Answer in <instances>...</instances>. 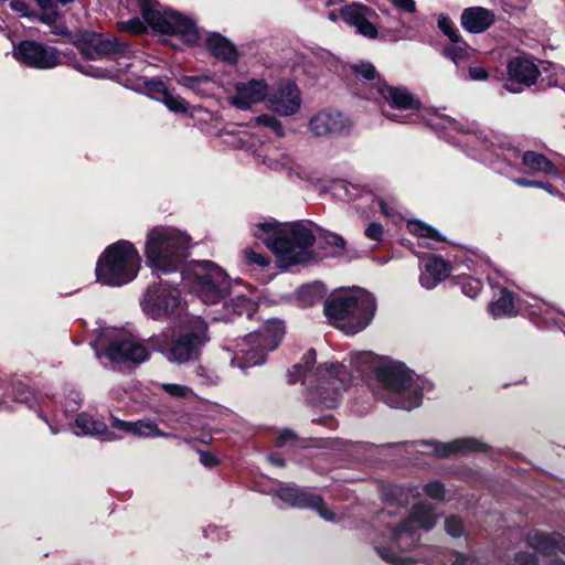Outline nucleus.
Masks as SVG:
<instances>
[{"label":"nucleus","mask_w":565,"mask_h":565,"mask_svg":"<svg viewBox=\"0 0 565 565\" xmlns=\"http://www.w3.org/2000/svg\"><path fill=\"white\" fill-rule=\"evenodd\" d=\"M200 461L203 466L209 467V468H212L218 463V460L216 459L215 456H213L210 452H204V451H202L200 454Z\"/></svg>","instance_id":"nucleus-54"},{"label":"nucleus","mask_w":565,"mask_h":565,"mask_svg":"<svg viewBox=\"0 0 565 565\" xmlns=\"http://www.w3.org/2000/svg\"><path fill=\"white\" fill-rule=\"evenodd\" d=\"M139 8L143 20L153 31L178 34L186 43L196 41L198 32L191 20L171 10L161 11L154 0H139Z\"/></svg>","instance_id":"nucleus-10"},{"label":"nucleus","mask_w":565,"mask_h":565,"mask_svg":"<svg viewBox=\"0 0 565 565\" xmlns=\"http://www.w3.org/2000/svg\"><path fill=\"white\" fill-rule=\"evenodd\" d=\"M439 28L443 30V32L449 38V40L452 43L459 42V35L457 34V30L452 22L447 18H441L438 21Z\"/></svg>","instance_id":"nucleus-41"},{"label":"nucleus","mask_w":565,"mask_h":565,"mask_svg":"<svg viewBox=\"0 0 565 565\" xmlns=\"http://www.w3.org/2000/svg\"><path fill=\"white\" fill-rule=\"evenodd\" d=\"M316 422L320 423V424H323V425H328L330 427H333V420L331 418L318 419Z\"/></svg>","instance_id":"nucleus-62"},{"label":"nucleus","mask_w":565,"mask_h":565,"mask_svg":"<svg viewBox=\"0 0 565 565\" xmlns=\"http://www.w3.org/2000/svg\"><path fill=\"white\" fill-rule=\"evenodd\" d=\"M82 55L88 60H99L126 52V45L116 38L104 39L100 34L88 33L77 42Z\"/></svg>","instance_id":"nucleus-17"},{"label":"nucleus","mask_w":565,"mask_h":565,"mask_svg":"<svg viewBox=\"0 0 565 565\" xmlns=\"http://www.w3.org/2000/svg\"><path fill=\"white\" fill-rule=\"evenodd\" d=\"M508 81L513 84L522 86H531L535 84L540 70L535 61L526 54H519L509 60L507 65ZM505 87L510 90H514L509 83Z\"/></svg>","instance_id":"nucleus-18"},{"label":"nucleus","mask_w":565,"mask_h":565,"mask_svg":"<svg viewBox=\"0 0 565 565\" xmlns=\"http://www.w3.org/2000/svg\"><path fill=\"white\" fill-rule=\"evenodd\" d=\"M149 89L162 96V98L169 93L166 84L161 81H152L148 84Z\"/></svg>","instance_id":"nucleus-53"},{"label":"nucleus","mask_w":565,"mask_h":565,"mask_svg":"<svg viewBox=\"0 0 565 565\" xmlns=\"http://www.w3.org/2000/svg\"><path fill=\"white\" fill-rule=\"evenodd\" d=\"M450 271V264L444 258L436 255L428 256L423 260V271L419 277L420 285L426 289H431L445 280Z\"/></svg>","instance_id":"nucleus-23"},{"label":"nucleus","mask_w":565,"mask_h":565,"mask_svg":"<svg viewBox=\"0 0 565 565\" xmlns=\"http://www.w3.org/2000/svg\"><path fill=\"white\" fill-rule=\"evenodd\" d=\"M324 242H326V244L337 247V248H340V249H342L345 245L343 237H341L337 234H333V233L326 234Z\"/></svg>","instance_id":"nucleus-51"},{"label":"nucleus","mask_w":565,"mask_h":565,"mask_svg":"<svg viewBox=\"0 0 565 565\" xmlns=\"http://www.w3.org/2000/svg\"><path fill=\"white\" fill-rule=\"evenodd\" d=\"M425 493L435 500H444L445 498V488L444 484L439 481H433L425 486Z\"/></svg>","instance_id":"nucleus-40"},{"label":"nucleus","mask_w":565,"mask_h":565,"mask_svg":"<svg viewBox=\"0 0 565 565\" xmlns=\"http://www.w3.org/2000/svg\"><path fill=\"white\" fill-rule=\"evenodd\" d=\"M42 9H49L53 6V0H35Z\"/></svg>","instance_id":"nucleus-61"},{"label":"nucleus","mask_w":565,"mask_h":565,"mask_svg":"<svg viewBox=\"0 0 565 565\" xmlns=\"http://www.w3.org/2000/svg\"><path fill=\"white\" fill-rule=\"evenodd\" d=\"M119 25L121 30L128 31L134 34H141L146 31L143 22L138 18L130 19L127 22H121L119 23Z\"/></svg>","instance_id":"nucleus-43"},{"label":"nucleus","mask_w":565,"mask_h":565,"mask_svg":"<svg viewBox=\"0 0 565 565\" xmlns=\"http://www.w3.org/2000/svg\"><path fill=\"white\" fill-rule=\"evenodd\" d=\"M523 164L532 172H542L550 175L557 174V168L544 154L535 151H525L522 156Z\"/></svg>","instance_id":"nucleus-29"},{"label":"nucleus","mask_w":565,"mask_h":565,"mask_svg":"<svg viewBox=\"0 0 565 565\" xmlns=\"http://www.w3.org/2000/svg\"><path fill=\"white\" fill-rule=\"evenodd\" d=\"M206 47L215 57L227 63L234 64L238 60V53L235 45L218 33L207 36Z\"/></svg>","instance_id":"nucleus-28"},{"label":"nucleus","mask_w":565,"mask_h":565,"mask_svg":"<svg viewBox=\"0 0 565 565\" xmlns=\"http://www.w3.org/2000/svg\"><path fill=\"white\" fill-rule=\"evenodd\" d=\"M446 55L455 63L460 62L468 55V47L466 45H452L445 50Z\"/></svg>","instance_id":"nucleus-44"},{"label":"nucleus","mask_w":565,"mask_h":565,"mask_svg":"<svg viewBox=\"0 0 565 565\" xmlns=\"http://www.w3.org/2000/svg\"><path fill=\"white\" fill-rule=\"evenodd\" d=\"M105 354L116 364H139L149 358L148 350L135 337L122 333L111 339Z\"/></svg>","instance_id":"nucleus-14"},{"label":"nucleus","mask_w":565,"mask_h":565,"mask_svg":"<svg viewBox=\"0 0 565 565\" xmlns=\"http://www.w3.org/2000/svg\"><path fill=\"white\" fill-rule=\"evenodd\" d=\"M353 70L355 72V74L359 76V77H362V78H365L367 81H372V84H371V94L372 96H375V93H376V83L379 79H382L375 67L371 64V63H367V62H361L356 65L353 66Z\"/></svg>","instance_id":"nucleus-35"},{"label":"nucleus","mask_w":565,"mask_h":565,"mask_svg":"<svg viewBox=\"0 0 565 565\" xmlns=\"http://www.w3.org/2000/svg\"><path fill=\"white\" fill-rule=\"evenodd\" d=\"M372 360V355L371 353H367V352H362V353H359L355 355V362L359 363L360 361L361 362H370Z\"/></svg>","instance_id":"nucleus-60"},{"label":"nucleus","mask_w":565,"mask_h":565,"mask_svg":"<svg viewBox=\"0 0 565 565\" xmlns=\"http://www.w3.org/2000/svg\"><path fill=\"white\" fill-rule=\"evenodd\" d=\"M511 565H537V559L530 553H518L512 559Z\"/></svg>","instance_id":"nucleus-49"},{"label":"nucleus","mask_w":565,"mask_h":565,"mask_svg":"<svg viewBox=\"0 0 565 565\" xmlns=\"http://www.w3.org/2000/svg\"><path fill=\"white\" fill-rule=\"evenodd\" d=\"M277 497L281 501L288 503L291 507L311 508L316 510L319 513V515L327 521L334 520V514L327 509L322 499L305 490H301L296 487H286L277 492Z\"/></svg>","instance_id":"nucleus-19"},{"label":"nucleus","mask_w":565,"mask_h":565,"mask_svg":"<svg viewBox=\"0 0 565 565\" xmlns=\"http://www.w3.org/2000/svg\"><path fill=\"white\" fill-rule=\"evenodd\" d=\"M481 290V281L478 279L469 278L462 284V291L470 298H475Z\"/></svg>","instance_id":"nucleus-46"},{"label":"nucleus","mask_w":565,"mask_h":565,"mask_svg":"<svg viewBox=\"0 0 565 565\" xmlns=\"http://www.w3.org/2000/svg\"><path fill=\"white\" fill-rule=\"evenodd\" d=\"M14 57L22 64L34 68H53L61 64L58 51L34 41H22L14 47Z\"/></svg>","instance_id":"nucleus-12"},{"label":"nucleus","mask_w":565,"mask_h":565,"mask_svg":"<svg viewBox=\"0 0 565 565\" xmlns=\"http://www.w3.org/2000/svg\"><path fill=\"white\" fill-rule=\"evenodd\" d=\"M376 310L374 297L363 289L339 291L324 303L328 319L347 334L365 329Z\"/></svg>","instance_id":"nucleus-4"},{"label":"nucleus","mask_w":565,"mask_h":565,"mask_svg":"<svg viewBox=\"0 0 565 565\" xmlns=\"http://www.w3.org/2000/svg\"><path fill=\"white\" fill-rule=\"evenodd\" d=\"M180 294L166 284L150 287L142 301L143 310L153 318L171 313L179 306Z\"/></svg>","instance_id":"nucleus-15"},{"label":"nucleus","mask_w":565,"mask_h":565,"mask_svg":"<svg viewBox=\"0 0 565 565\" xmlns=\"http://www.w3.org/2000/svg\"><path fill=\"white\" fill-rule=\"evenodd\" d=\"M162 387L169 395L175 397H186L191 393L189 387L179 384H163Z\"/></svg>","instance_id":"nucleus-45"},{"label":"nucleus","mask_w":565,"mask_h":565,"mask_svg":"<svg viewBox=\"0 0 565 565\" xmlns=\"http://www.w3.org/2000/svg\"><path fill=\"white\" fill-rule=\"evenodd\" d=\"M243 258L246 265L256 266L258 268H265L270 264V259L267 256L253 248H245L243 250Z\"/></svg>","instance_id":"nucleus-36"},{"label":"nucleus","mask_w":565,"mask_h":565,"mask_svg":"<svg viewBox=\"0 0 565 565\" xmlns=\"http://www.w3.org/2000/svg\"><path fill=\"white\" fill-rule=\"evenodd\" d=\"M377 379L385 391L383 399L391 407L411 411L420 405L418 379L403 364L392 363L379 367Z\"/></svg>","instance_id":"nucleus-8"},{"label":"nucleus","mask_w":565,"mask_h":565,"mask_svg":"<svg viewBox=\"0 0 565 565\" xmlns=\"http://www.w3.org/2000/svg\"><path fill=\"white\" fill-rule=\"evenodd\" d=\"M210 341L207 323L200 317L188 319L175 332L152 337L153 348L172 363H186L199 359L202 348Z\"/></svg>","instance_id":"nucleus-5"},{"label":"nucleus","mask_w":565,"mask_h":565,"mask_svg":"<svg viewBox=\"0 0 565 565\" xmlns=\"http://www.w3.org/2000/svg\"><path fill=\"white\" fill-rule=\"evenodd\" d=\"M140 267V257L134 245L119 241L108 246L96 265L97 280L108 286H120L131 281Z\"/></svg>","instance_id":"nucleus-7"},{"label":"nucleus","mask_w":565,"mask_h":565,"mask_svg":"<svg viewBox=\"0 0 565 565\" xmlns=\"http://www.w3.org/2000/svg\"><path fill=\"white\" fill-rule=\"evenodd\" d=\"M392 3L399 10L407 13H413L416 10L414 0H392Z\"/></svg>","instance_id":"nucleus-50"},{"label":"nucleus","mask_w":565,"mask_h":565,"mask_svg":"<svg viewBox=\"0 0 565 565\" xmlns=\"http://www.w3.org/2000/svg\"><path fill=\"white\" fill-rule=\"evenodd\" d=\"M268 104L273 111L281 116L294 115L299 110L301 104L298 87L291 83L279 87L275 93L268 95Z\"/></svg>","instance_id":"nucleus-22"},{"label":"nucleus","mask_w":565,"mask_h":565,"mask_svg":"<svg viewBox=\"0 0 565 565\" xmlns=\"http://www.w3.org/2000/svg\"><path fill=\"white\" fill-rule=\"evenodd\" d=\"M189 236L172 228L159 226L148 234L146 244L147 262L163 273L179 268L186 257Z\"/></svg>","instance_id":"nucleus-6"},{"label":"nucleus","mask_w":565,"mask_h":565,"mask_svg":"<svg viewBox=\"0 0 565 565\" xmlns=\"http://www.w3.org/2000/svg\"><path fill=\"white\" fill-rule=\"evenodd\" d=\"M10 7L15 12L21 13L22 15H25L28 13V6L22 0H13L10 3Z\"/></svg>","instance_id":"nucleus-55"},{"label":"nucleus","mask_w":565,"mask_h":565,"mask_svg":"<svg viewBox=\"0 0 565 565\" xmlns=\"http://www.w3.org/2000/svg\"><path fill=\"white\" fill-rule=\"evenodd\" d=\"M268 96V85L263 79L239 82L235 85V95L230 102L238 109L245 110L263 102Z\"/></svg>","instance_id":"nucleus-20"},{"label":"nucleus","mask_w":565,"mask_h":565,"mask_svg":"<svg viewBox=\"0 0 565 565\" xmlns=\"http://www.w3.org/2000/svg\"><path fill=\"white\" fill-rule=\"evenodd\" d=\"M308 127L315 137L331 138L348 135L353 121L340 111L321 110L310 118Z\"/></svg>","instance_id":"nucleus-13"},{"label":"nucleus","mask_w":565,"mask_h":565,"mask_svg":"<svg viewBox=\"0 0 565 565\" xmlns=\"http://www.w3.org/2000/svg\"><path fill=\"white\" fill-rule=\"evenodd\" d=\"M264 162L267 163L273 169L285 168L289 163L287 158H284V161L281 162L273 158H265Z\"/></svg>","instance_id":"nucleus-57"},{"label":"nucleus","mask_w":565,"mask_h":565,"mask_svg":"<svg viewBox=\"0 0 565 565\" xmlns=\"http://www.w3.org/2000/svg\"><path fill=\"white\" fill-rule=\"evenodd\" d=\"M329 18L334 21L337 19V15L334 12H330Z\"/></svg>","instance_id":"nucleus-64"},{"label":"nucleus","mask_w":565,"mask_h":565,"mask_svg":"<svg viewBox=\"0 0 565 565\" xmlns=\"http://www.w3.org/2000/svg\"><path fill=\"white\" fill-rule=\"evenodd\" d=\"M431 452L437 457L450 455H465L472 451H484L486 445L473 438H460L450 443H431Z\"/></svg>","instance_id":"nucleus-25"},{"label":"nucleus","mask_w":565,"mask_h":565,"mask_svg":"<svg viewBox=\"0 0 565 565\" xmlns=\"http://www.w3.org/2000/svg\"><path fill=\"white\" fill-rule=\"evenodd\" d=\"M294 434L290 430H284L277 438L276 445L282 447L288 440L294 439Z\"/></svg>","instance_id":"nucleus-56"},{"label":"nucleus","mask_w":565,"mask_h":565,"mask_svg":"<svg viewBox=\"0 0 565 565\" xmlns=\"http://www.w3.org/2000/svg\"><path fill=\"white\" fill-rule=\"evenodd\" d=\"M376 94L398 110L418 111L420 102L407 88L387 85L383 79L376 83Z\"/></svg>","instance_id":"nucleus-21"},{"label":"nucleus","mask_w":565,"mask_h":565,"mask_svg":"<svg viewBox=\"0 0 565 565\" xmlns=\"http://www.w3.org/2000/svg\"><path fill=\"white\" fill-rule=\"evenodd\" d=\"M111 427L137 437L148 438L167 436L158 428L157 424L151 420L126 422L113 418Z\"/></svg>","instance_id":"nucleus-27"},{"label":"nucleus","mask_w":565,"mask_h":565,"mask_svg":"<svg viewBox=\"0 0 565 565\" xmlns=\"http://www.w3.org/2000/svg\"><path fill=\"white\" fill-rule=\"evenodd\" d=\"M494 22V14L482 7H472L463 10L461 14L462 26L471 33H481Z\"/></svg>","instance_id":"nucleus-26"},{"label":"nucleus","mask_w":565,"mask_h":565,"mask_svg":"<svg viewBox=\"0 0 565 565\" xmlns=\"http://www.w3.org/2000/svg\"><path fill=\"white\" fill-rule=\"evenodd\" d=\"M340 17L350 26H354L359 34L367 38L375 39L377 36V28L374 20L377 19V13L360 2L347 4L340 10Z\"/></svg>","instance_id":"nucleus-16"},{"label":"nucleus","mask_w":565,"mask_h":565,"mask_svg":"<svg viewBox=\"0 0 565 565\" xmlns=\"http://www.w3.org/2000/svg\"><path fill=\"white\" fill-rule=\"evenodd\" d=\"M179 83L184 87L198 92L201 85L210 84L211 79L207 76H183L180 78Z\"/></svg>","instance_id":"nucleus-39"},{"label":"nucleus","mask_w":565,"mask_h":565,"mask_svg":"<svg viewBox=\"0 0 565 565\" xmlns=\"http://www.w3.org/2000/svg\"><path fill=\"white\" fill-rule=\"evenodd\" d=\"M435 557L441 565H477L476 559L469 555H465L458 552H434Z\"/></svg>","instance_id":"nucleus-32"},{"label":"nucleus","mask_w":565,"mask_h":565,"mask_svg":"<svg viewBox=\"0 0 565 565\" xmlns=\"http://www.w3.org/2000/svg\"><path fill=\"white\" fill-rule=\"evenodd\" d=\"M407 230L418 237L430 238L436 242L444 241L441 235L435 228L419 221H409L407 223Z\"/></svg>","instance_id":"nucleus-34"},{"label":"nucleus","mask_w":565,"mask_h":565,"mask_svg":"<svg viewBox=\"0 0 565 565\" xmlns=\"http://www.w3.org/2000/svg\"><path fill=\"white\" fill-rule=\"evenodd\" d=\"M490 312L495 318L512 316L514 313V301L512 295L503 291L501 297L491 303Z\"/></svg>","instance_id":"nucleus-33"},{"label":"nucleus","mask_w":565,"mask_h":565,"mask_svg":"<svg viewBox=\"0 0 565 565\" xmlns=\"http://www.w3.org/2000/svg\"><path fill=\"white\" fill-rule=\"evenodd\" d=\"M383 233V226L376 222L371 223L365 230L366 237L377 242L382 241Z\"/></svg>","instance_id":"nucleus-47"},{"label":"nucleus","mask_w":565,"mask_h":565,"mask_svg":"<svg viewBox=\"0 0 565 565\" xmlns=\"http://www.w3.org/2000/svg\"><path fill=\"white\" fill-rule=\"evenodd\" d=\"M30 391L23 384H19L18 387H13L12 398L19 403L30 402Z\"/></svg>","instance_id":"nucleus-48"},{"label":"nucleus","mask_w":565,"mask_h":565,"mask_svg":"<svg viewBox=\"0 0 565 565\" xmlns=\"http://www.w3.org/2000/svg\"><path fill=\"white\" fill-rule=\"evenodd\" d=\"M194 292L205 303H216L230 294L226 274L214 263L204 260L194 266Z\"/></svg>","instance_id":"nucleus-11"},{"label":"nucleus","mask_w":565,"mask_h":565,"mask_svg":"<svg viewBox=\"0 0 565 565\" xmlns=\"http://www.w3.org/2000/svg\"><path fill=\"white\" fill-rule=\"evenodd\" d=\"M258 126L269 128L277 137H282L284 130L280 121L271 115H260L255 118Z\"/></svg>","instance_id":"nucleus-37"},{"label":"nucleus","mask_w":565,"mask_h":565,"mask_svg":"<svg viewBox=\"0 0 565 565\" xmlns=\"http://www.w3.org/2000/svg\"><path fill=\"white\" fill-rule=\"evenodd\" d=\"M527 544L543 555L565 554V537L561 533H544L531 530L526 535Z\"/></svg>","instance_id":"nucleus-24"},{"label":"nucleus","mask_w":565,"mask_h":565,"mask_svg":"<svg viewBox=\"0 0 565 565\" xmlns=\"http://www.w3.org/2000/svg\"><path fill=\"white\" fill-rule=\"evenodd\" d=\"M379 205H380V209H381V212L385 215V216H393L394 215V212L392 209H390L387 206V204L383 201V200H379Z\"/></svg>","instance_id":"nucleus-59"},{"label":"nucleus","mask_w":565,"mask_h":565,"mask_svg":"<svg viewBox=\"0 0 565 565\" xmlns=\"http://www.w3.org/2000/svg\"><path fill=\"white\" fill-rule=\"evenodd\" d=\"M270 460H271V462H273V463H275L276 466H279V467H282V466H284V460H282V459L271 457V458H270Z\"/></svg>","instance_id":"nucleus-63"},{"label":"nucleus","mask_w":565,"mask_h":565,"mask_svg":"<svg viewBox=\"0 0 565 565\" xmlns=\"http://www.w3.org/2000/svg\"><path fill=\"white\" fill-rule=\"evenodd\" d=\"M224 308L228 313L250 318L257 310V303L244 295L236 294L224 302Z\"/></svg>","instance_id":"nucleus-30"},{"label":"nucleus","mask_w":565,"mask_h":565,"mask_svg":"<svg viewBox=\"0 0 565 565\" xmlns=\"http://www.w3.org/2000/svg\"><path fill=\"white\" fill-rule=\"evenodd\" d=\"M445 529L449 535L458 537L462 533V522L456 516L448 518L445 521Z\"/></svg>","instance_id":"nucleus-42"},{"label":"nucleus","mask_w":565,"mask_h":565,"mask_svg":"<svg viewBox=\"0 0 565 565\" xmlns=\"http://www.w3.org/2000/svg\"><path fill=\"white\" fill-rule=\"evenodd\" d=\"M469 76L473 81H484L488 78V73L481 66H472L469 68Z\"/></svg>","instance_id":"nucleus-52"},{"label":"nucleus","mask_w":565,"mask_h":565,"mask_svg":"<svg viewBox=\"0 0 565 565\" xmlns=\"http://www.w3.org/2000/svg\"><path fill=\"white\" fill-rule=\"evenodd\" d=\"M515 183H518L519 185H522V186H537V188L543 186V183L540 181H529L525 179H516Z\"/></svg>","instance_id":"nucleus-58"},{"label":"nucleus","mask_w":565,"mask_h":565,"mask_svg":"<svg viewBox=\"0 0 565 565\" xmlns=\"http://www.w3.org/2000/svg\"><path fill=\"white\" fill-rule=\"evenodd\" d=\"M74 430L76 435H103L107 431V426L90 415L82 413L75 419Z\"/></svg>","instance_id":"nucleus-31"},{"label":"nucleus","mask_w":565,"mask_h":565,"mask_svg":"<svg viewBox=\"0 0 565 565\" xmlns=\"http://www.w3.org/2000/svg\"><path fill=\"white\" fill-rule=\"evenodd\" d=\"M164 105L174 113H186L188 106L183 98L174 96L170 92L162 98Z\"/></svg>","instance_id":"nucleus-38"},{"label":"nucleus","mask_w":565,"mask_h":565,"mask_svg":"<svg viewBox=\"0 0 565 565\" xmlns=\"http://www.w3.org/2000/svg\"><path fill=\"white\" fill-rule=\"evenodd\" d=\"M282 334L281 322H267L262 331L249 333L242 340L232 362L241 369L262 364L265 361L266 352L277 348Z\"/></svg>","instance_id":"nucleus-9"},{"label":"nucleus","mask_w":565,"mask_h":565,"mask_svg":"<svg viewBox=\"0 0 565 565\" xmlns=\"http://www.w3.org/2000/svg\"><path fill=\"white\" fill-rule=\"evenodd\" d=\"M258 227L266 235L263 241L276 256L280 268L306 263L312 257L311 247L316 236L310 224L299 222L277 226L262 223Z\"/></svg>","instance_id":"nucleus-3"},{"label":"nucleus","mask_w":565,"mask_h":565,"mask_svg":"<svg viewBox=\"0 0 565 565\" xmlns=\"http://www.w3.org/2000/svg\"><path fill=\"white\" fill-rule=\"evenodd\" d=\"M316 363V351L309 350L302 358V362L292 366L289 371V382L301 380L309 393L312 405H323L334 408L338 405L341 391H344L351 376L344 365L340 363Z\"/></svg>","instance_id":"nucleus-1"},{"label":"nucleus","mask_w":565,"mask_h":565,"mask_svg":"<svg viewBox=\"0 0 565 565\" xmlns=\"http://www.w3.org/2000/svg\"><path fill=\"white\" fill-rule=\"evenodd\" d=\"M438 519L434 509L425 502H419L413 507L408 518L399 527L390 530V542L387 545L375 544V550L380 557L392 565H409L417 559L411 555V552L418 543V531H430Z\"/></svg>","instance_id":"nucleus-2"}]
</instances>
